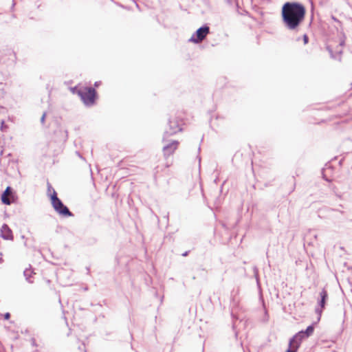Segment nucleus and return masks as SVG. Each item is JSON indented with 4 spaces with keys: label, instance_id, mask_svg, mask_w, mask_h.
<instances>
[{
    "label": "nucleus",
    "instance_id": "6",
    "mask_svg": "<svg viewBox=\"0 0 352 352\" xmlns=\"http://www.w3.org/2000/svg\"><path fill=\"white\" fill-rule=\"evenodd\" d=\"M16 199V196L14 189L8 186L5 190L1 193V200L5 205H10L14 203Z\"/></svg>",
    "mask_w": 352,
    "mask_h": 352
},
{
    "label": "nucleus",
    "instance_id": "3",
    "mask_svg": "<svg viewBox=\"0 0 352 352\" xmlns=\"http://www.w3.org/2000/svg\"><path fill=\"white\" fill-rule=\"evenodd\" d=\"M80 98L86 107H92L98 99V93L92 87H83L82 92H80Z\"/></svg>",
    "mask_w": 352,
    "mask_h": 352
},
{
    "label": "nucleus",
    "instance_id": "15",
    "mask_svg": "<svg viewBox=\"0 0 352 352\" xmlns=\"http://www.w3.org/2000/svg\"><path fill=\"white\" fill-rule=\"evenodd\" d=\"M7 129H8V125H6V124H5V121H4V120H2L1 121L0 130H1L2 132H5V131H6Z\"/></svg>",
    "mask_w": 352,
    "mask_h": 352
},
{
    "label": "nucleus",
    "instance_id": "12",
    "mask_svg": "<svg viewBox=\"0 0 352 352\" xmlns=\"http://www.w3.org/2000/svg\"><path fill=\"white\" fill-rule=\"evenodd\" d=\"M316 324V322H313L309 325L306 329H305V333H307V335H309V337L314 333Z\"/></svg>",
    "mask_w": 352,
    "mask_h": 352
},
{
    "label": "nucleus",
    "instance_id": "14",
    "mask_svg": "<svg viewBox=\"0 0 352 352\" xmlns=\"http://www.w3.org/2000/svg\"><path fill=\"white\" fill-rule=\"evenodd\" d=\"M71 91L73 94H77L80 97V92H82L83 87H78V86H75L71 88Z\"/></svg>",
    "mask_w": 352,
    "mask_h": 352
},
{
    "label": "nucleus",
    "instance_id": "16",
    "mask_svg": "<svg viewBox=\"0 0 352 352\" xmlns=\"http://www.w3.org/2000/svg\"><path fill=\"white\" fill-rule=\"evenodd\" d=\"M47 195L49 196V194H52L53 190H54V189L52 188L51 184L48 182L47 183Z\"/></svg>",
    "mask_w": 352,
    "mask_h": 352
},
{
    "label": "nucleus",
    "instance_id": "7",
    "mask_svg": "<svg viewBox=\"0 0 352 352\" xmlns=\"http://www.w3.org/2000/svg\"><path fill=\"white\" fill-rule=\"evenodd\" d=\"M0 236L5 240H13L14 236L12 231L8 224L3 223L1 227Z\"/></svg>",
    "mask_w": 352,
    "mask_h": 352
},
{
    "label": "nucleus",
    "instance_id": "10",
    "mask_svg": "<svg viewBox=\"0 0 352 352\" xmlns=\"http://www.w3.org/2000/svg\"><path fill=\"white\" fill-rule=\"evenodd\" d=\"M309 337V335H307V333H305V330H301L296 333L293 337H292L291 342H294L295 343L299 342V345L300 346V344L302 341L304 339L308 338Z\"/></svg>",
    "mask_w": 352,
    "mask_h": 352
},
{
    "label": "nucleus",
    "instance_id": "23",
    "mask_svg": "<svg viewBox=\"0 0 352 352\" xmlns=\"http://www.w3.org/2000/svg\"><path fill=\"white\" fill-rule=\"evenodd\" d=\"M31 342H32V344L33 346H36V340H35V338H32V339H31Z\"/></svg>",
    "mask_w": 352,
    "mask_h": 352
},
{
    "label": "nucleus",
    "instance_id": "4",
    "mask_svg": "<svg viewBox=\"0 0 352 352\" xmlns=\"http://www.w3.org/2000/svg\"><path fill=\"white\" fill-rule=\"evenodd\" d=\"M182 131V128L180 126L179 120L176 118L173 119L169 118L168 120L167 128L165 129L163 134L162 141L164 142H166L168 137Z\"/></svg>",
    "mask_w": 352,
    "mask_h": 352
},
{
    "label": "nucleus",
    "instance_id": "22",
    "mask_svg": "<svg viewBox=\"0 0 352 352\" xmlns=\"http://www.w3.org/2000/svg\"><path fill=\"white\" fill-rule=\"evenodd\" d=\"M190 252V250L186 251V252H184V253L182 254V256H187L189 254Z\"/></svg>",
    "mask_w": 352,
    "mask_h": 352
},
{
    "label": "nucleus",
    "instance_id": "9",
    "mask_svg": "<svg viewBox=\"0 0 352 352\" xmlns=\"http://www.w3.org/2000/svg\"><path fill=\"white\" fill-rule=\"evenodd\" d=\"M320 300H318V305L320 307V309H316V312L318 314H320L322 309L324 308L325 307V305H326V302H327V300L328 299V293L325 290V289H323L320 293Z\"/></svg>",
    "mask_w": 352,
    "mask_h": 352
},
{
    "label": "nucleus",
    "instance_id": "2",
    "mask_svg": "<svg viewBox=\"0 0 352 352\" xmlns=\"http://www.w3.org/2000/svg\"><path fill=\"white\" fill-rule=\"evenodd\" d=\"M51 204L54 210L63 217H74V214L69 210V208L58 197L57 192L53 190L52 194H49Z\"/></svg>",
    "mask_w": 352,
    "mask_h": 352
},
{
    "label": "nucleus",
    "instance_id": "19",
    "mask_svg": "<svg viewBox=\"0 0 352 352\" xmlns=\"http://www.w3.org/2000/svg\"><path fill=\"white\" fill-rule=\"evenodd\" d=\"M45 118H46V113L45 112V113H43V115H42V116L41 118V122L42 124H44L45 120Z\"/></svg>",
    "mask_w": 352,
    "mask_h": 352
},
{
    "label": "nucleus",
    "instance_id": "28",
    "mask_svg": "<svg viewBox=\"0 0 352 352\" xmlns=\"http://www.w3.org/2000/svg\"><path fill=\"white\" fill-rule=\"evenodd\" d=\"M3 261L2 258L0 257V263Z\"/></svg>",
    "mask_w": 352,
    "mask_h": 352
},
{
    "label": "nucleus",
    "instance_id": "5",
    "mask_svg": "<svg viewBox=\"0 0 352 352\" xmlns=\"http://www.w3.org/2000/svg\"><path fill=\"white\" fill-rule=\"evenodd\" d=\"M210 32V28L207 24H204L199 28L188 39L189 42L199 43L200 41L206 38Z\"/></svg>",
    "mask_w": 352,
    "mask_h": 352
},
{
    "label": "nucleus",
    "instance_id": "17",
    "mask_svg": "<svg viewBox=\"0 0 352 352\" xmlns=\"http://www.w3.org/2000/svg\"><path fill=\"white\" fill-rule=\"evenodd\" d=\"M302 40L305 45H307L309 43V37L306 34L303 35Z\"/></svg>",
    "mask_w": 352,
    "mask_h": 352
},
{
    "label": "nucleus",
    "instance_id": "1",
    "mask_svg": "<svg viewBox=\"0 0 352 352\" xmlns=\"http://www.w3.org/2000/svg\"><path fill=\"white\" fill-rule=\"evenodd\" d=\"M306 14L305 7L300 2H285L281 10L282 21L285 27L294 32H298Z\"/></svg>",
    "mask_w": 352,
    "mask_h": 352
},
{
    "label": "nucleus",
    "instance_id": "13",
    "mask_svg": "<svg viewBox=\"0 0 352 352\" xmlns=\"http://www.w3.org/2000/svg\"><path fill=\"white\" fill-rule=\"evenodd\" d=\"M32 271L31 270H30V269L26 268L23 271V275L25 277V280L28 283H32V281L30 280V277L32 276Z\"/></svg>",
    "mask_w": 352,
    "mask_h": 352
},
{
    "label": "nucleus",
    "instance_id": "29",
    "mask_svg": "<svg viewBox=\"0 0 352 352\" xmlns=\"http://www.w3.org/2000/svg\"><path fill=\"white\" fill-rule=\"evenodd\" d=\"M14 6V3L13 2L12 7L13 8Z\"/></svg>",
    "mask_w": 352,
    "mask_h": 352
},
{
    "label": "nucleus",
    "instance_id": "8",
    "mask_svg": "<svg viewBox=\"0 0 352 352\" xmlns=\"http://www.w3.org/2000/svg\"><path fill=\"white\" fill-rule=\"evenodd\" d=\"M179 142L177 140H173L163 147L164 155L166 157L172 155L175 151L177 148Z\"/></svg>",
    "mask_w": 352,
    "mask_h": 352
},
{
    "label": "nucleus",
    "instance_id": "27",
    "mask_svg": "<svg viewBox=\"0 0 352 352\" xmlns=\"http://www.w3.org/2000/svg\"><path fill=\"white\" fill-rule=\"evenodd\" d=\"M200 163H201V157H199V164H200Z\"/></svg>",
    "mask_w": 352,
    "mask_h": 352
},
{
    "label": "nucleus",
    "instance_id": "18",
    "mask_svg": "<svg viewBox=\"0 0 352 352\" xmlns=\"http://www.w3.org/2000/svg\"><path fill=\"white\" fill-rule=\"evenodd\" d=\"M254 276L256 278L257 283H258V269L256 267H254Z\"/></svg>",
    "mask_w": 352,
    "mask_h": 352
},
{
    "label": "nucleus",
    "instance_id": "20",
    "mask_svg": "<svg viewBox=\"0 0 352 352\" xmlns=\"http://www.w3.org/2000/svg\"><path fill=\"white\" fill-rule=\"evenodd\" d=\"M10 318V314L9 312H6L3 314V318L5 320H9Z\"/></svg>",
    "mask_w": 352,
    "mask_h": 352
},
{
    "label": "nucleus",
    "instance_id": "11",
    "mask_svg": "<svg viewBox=\"0 0 352 352\" xmlns=\"http://www.w3.org/2000/svg\"><path fill=\"white\" fill-rule=\"evenodd\" d=\"M299 347V342L295 343L294 342H291V339H289L288 349L285 352H297Z\"/></svg>",
    "mask_w": 352,
    "mask_h": 352
},
{
    "label": "nucleus",
    "instance_id": "26",
    "mask_svg": "<svg viewBox=\"0 0 352 352\" xmlns=\"http://www.w3.org/2000/svg\"><path fill=\"white\" fill-rule=\"evenodd\" d=\"M327 50L329 51L331 54L332 53V51L329 49V47H327Z\"/></svg>",
    "mask_w": 352,
    "mask_h": 352
},
{
    "label": "nucleus",
    "instance_id": "21",
    "mask_svg": "<svg viewBox=\"0 0 352 352\" xmlns=\"http://www.w3.org/2000/svg\"><path fill=\"white\" fill-rule=\"evenodd\" d=\"M331 19H332L334 21L337 22L338 23H339V24H340V23H341V22H340V21H339V20H338L336 16H331Z\"/></svg>",
    "mask_w": 352,
    "mask_h": 352
},
{
    "label": "nucleus",
    "instance_id": "25",
    "mask_svg": "<svg viewBox=\"0 0 352 352\" xmlns=\"http://www.w3.org/2000/svg\"><path fill=\"white\" fill-rule=\"evenodd\" d=\"M76 154L78 155V156H79L81 159L84 160V158L82 157V156L80 155V153L78 151H76Z\"/></svg>",
    "mask_w": 352,
    "mask_h": 352
},
{
    "label": "nucleus",
    "instance_id": "24",
    "mask_svg": "<svg viewBox=\"0 0 352 352\" xmlns=\"http://www.w3.org/2000/svg\"><path fill=\"white\" fill-rule=\"evenodd\" d=\"M100 83H101V82H100V81H96V82H95V83H94V86H95L96 87H98L100 85Z\"/></svg>",
    "mask_w": 352,
    "mask_h": 352
}]
</instances>
